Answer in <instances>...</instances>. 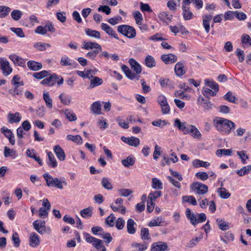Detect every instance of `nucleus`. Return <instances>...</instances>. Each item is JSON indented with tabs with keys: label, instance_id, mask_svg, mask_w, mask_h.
Wrapping results in <instances>:
<instances>
[{
	"label": "nucleus",
	"instance_id": "obj_42",
	"mask_svg": "<svg viewBox=\"0 0 251 251\" xmlns=\"http://www.w3.org/2000/svg\"><path fill=\"white\" fill-rule=\"evenodd\" d=\"M66 138L67 140L72 141L73 142H74L75 143L79 144H82V139L81 137L79 135H68L67 136Z\"/></svg>",
	"mask_w": 251,
	"mask_h": 251
},
{
	"label": "nucleus",
	"instance_id": "obj_1",
	"mask_svg": "<svg viewBox=\"0 0 251 251\" xmlns=\"http://www.w3.org/2000/svg\"><path fill=\"white\" fill-rule=\"evenodd\" d=\"M216 129L226 134H229L235 129L236 126L232 121L222 117H216L213 121Z\"/></svg>",
	"mask_w": 251,
	"mask_h": 251
},
{
	"label": "nucleus",
	"instance_id": "obj_41",
	"mask_svg": "<svg viewBox=\"0 0 251 251\" xmlns=\"http://www.w3.org/2000/svg\"><path fill=\"white\" fill-rule=\"evenodd\" d=\"M50 45L47 43L38 42L34 45V47L40 51H44L47 48H50Z\"/></svg>",
	"mask_w": 251,
	"mask_h": 251
},
{
	"label": "nucleus",
	"instance_id": "obj_26",
	"mask_svg": "<svg viewBox=\"0 0 251 251\" xmlns=\"http://www.w3.org/2000/svg\"><path fill=\"white\" fill-rule=\"evenodd\" d=\"M135 162V158L133 156L130 155L127 157L126 159L122 160V164L126 168L133 166Z\"/></svg>",
	"mask_w": 251,
	"mask_h": 251
},
{
	"label": "nucleus",
	"instance_id": "obj_52",
	"mask_svg": "<svg viewBox=\"0 0 251 251\" xmlns=\"http://www.w3.org/2000/svg\"><path fill=\"white\" fill-rule=\"evenodd\" d=\"M133 16L136 23L138 25H141L143 19L142 14L139 11H136L133 13Z\"/></svg>",
	"mask_w": 251,
	"mask_h": 251
},
{
	"label": "nucleus",
	"instance_id": "obj_27",
	"mask_svg": "<svg viewBox=\"0 0 251 251\" xmlns=\"http://www.w3.org/2000/svg\"><path fill=\"white\" fill-rule=\"evenodd\" d=\"M198 102L204 109L206 110L211 109L212 108L213 104H212L210 101L204 99L203 97H199Z\"/></svg>",
	"mask_w": 251,
	"mask_h": 251
},
{
	"label": "nucleus",
	"instance_id": "obj_28",
	"mask_svg": "<svg viewBox=\"0 0 251 251\" xmlns=\"http://www.w3.org/2000/svg\"><path fill=\"white\" fill-rule=\"evenodd\" d=\"M101 105L100 102L99 101L94 102L91 105V110L93 114H100L101 113Z\"/></svg>",
	"mask_w": 251,
	"mask_h": 251
},
{
	"label": "nucleus",
	"instance_id": "obj_8",
	"mask_svg": "<svg viewBox=\"0 0 251 251\" xmlns=\"http://www.w3.org/2000/svg\"><path fill=\"white\" fill-rule=\"evenodd\" d=\"M0 68L5 76L9 75L12 72L9 62L5 58H0Z\"/></svg>",
	"mask_w": 251,
	"mask_h": 251
},
{
	"label": "nucleus",
	"instance_id": "obj_39",
	"mask_svg": "<svg viewBox=\"0 0 251 251\" xmlns=\"http://www.w3.org/2000/svg\"><path fill=\"white\" fill-rule=\"evenodd\" d=\"M217 224L222 230H227L229 228V224L221 219H217L216 220Z\"/></svg>",
	"mask_w": 251,
	"mask_h": 251
},
{
	"label": "nucleus",
	"instance_id": "obj_56",
	"mask_svg": "<svg viewBox=\"0 0 251 251\" xmlns=\"http://www.w3.org/2000/svg\"><path fill=\"white\" fill-rule=\"evenodd\" d=\"M232 151L231 149H219L216 151V154L218 156L230 155Z\"/></svg>",
	"mask_w": 251,
	"mask_h": 251
},
{
	"label": "nucleus",
	"instance_id": "obj_3",
	"mask_svg": "<svg viewBox=\"0 0 251 251\" xmlns=\"http://www.w3.org/2000/svg\"><path fill=\"white\" fill-rule=\"evenodd\" d=\"M85 240L87 242L92 244V245L98 250V251H106V248L103 245L101 240L96 238L90 234L84 233Z\"/></svg>",
	"mask_w": 251,
	"mask_h": 251
},
{
	"label": "nucleus",
	"instance_id": "obj_18",
	"mask_svg": "<svg viewBox=\"0 0 251 251\" xmlns=\"http://www.w3.org/2000/svg\"><path fill=\"white\" fill-rule=\"evenodd\" d=\"M27 66L30 70L33 71H38L42 68V65L41 63L33 60L28 61L27 62Z\"/></svg>",
	"mask_w": 251,
	"mask_h": 251
},
{
	"label": "nucleus",
	"instance_id": "obj_12",
	"mask_svg": "<svg viewBox=\"0 0 251 251\" xmlns=\"http://www.w3.org/2000/svg\"><path fill=\"white\" fill-rule=\"evenodd\" d=\"M33 225L34 229L40 234H43L46 231L45 222L44 221H35Z\"/></svg>",
	"mask_w": 251,
	"mask_h": 251
},
{
	"label": "nucleus",
	"instance_id": "obj_2",
	"mask_svg": "<svg viewBox=\"0 0 251 251\" xmlns=\"http://www.w3.org/2000/svg\"><path fill=\"white\" fill-rule=\"evenodd\" d=\"M43 176L46 181L47 185L49 187H55L59 189H62L63 188V184L65 185H67L66 181H62L57 177L53 178L48 173L44 174Z\"/></svg>",
	"mask_w": 251,
	"mask_h": 251
},
{
	"label": "nucleus",
	"instance_id": "obj_58",
	"mask_svg": "<svg viewBox=\"0 0 251 251\" xmlns=\"http://www.w3.org/2000/svg\"><path fill=\"white\" fill-rule=\"evenodd\" d=\"M92 232L95 235L101 236L104 232L103 228L100 226H95L91 228Z\"/></svg>",
	"mask_w": 251,
	"mask_h": 251
},
{
	"label": "nucleus",
	"instance_id": "obj_57",
	"mask_svg": "<svg viewBox=\"0 0 251 251\" xmlns=\"http://www.w3.org/2000/svg\"><path fill=\"white\" fill-rule=\"evenodd\" d=\"M162 193L161 191H156L153 193H151L149 195L148 199L149 200L153 201L158 198L161 197Z\"/></svg>",
	"mask_w": 251,
	"mask_h": 251
},
{
	"label": "nucleus",
	"instance_id": "obj_59",
	"mask_svg": "<svg viewBox=\"0 0 251 251\" xmlns=\"http://www.w3.org/2000/svg\"><path fill=\"white\" fill-rule=\"evenodd\" d=\"M20 77L16 75H14L11 80V83L15 86H23L24 85L23 81H20Z\"/></svg>",
	"mask_w": 251,
	"mask_h": 251
},
{
	"label": "nucleus",
	"instance_id": "obj_40",
	"mask_svg": "<svg viewBox=\"0 0 251 251\" xmlns=\"http://www.w3.org/2000/svg\"><path fill=\"white\" fill-rule=\"evenodd\" d=\"M92 207H88L80 211V214L83 218L91 217L92 215Z\"/></svg>",
	"mask_w": 251,
	"mask_h": 251
},
{
	"label": "nucleus",
	"instance_id": "obj_31",
	"mask_svg": "<svg viewBox=\"0 0 251 251\" xmlns=\"http://www.w3.org/2000/svg\"><path fill=\"white\" fill-rule=\"evenodd\" d=\"M172 15H169L165 12L160 13L158 15L159 19L164 23L168 24L171 20Z\"/></svg>",
	"mask_w": 251,
	"mask_h": 251
},
{
	"label": "nucleus",
	"instance_id": "obj_32",
	"mask_svg": "<svg viewBox=\"0 0 251 251\" xmlns=\"http://www.w3.org/2000/svg\"><path fill=\"white\" fill-rule=\"evenodd\" d=\"M63 113L69 121H75L77 120V117L75 113L69 109H66L63 111Z\"/></svg>",
	"mask_w": 251,
	"mask_h": 251
},
{
	"label": "nucleus",
	"instance_id": "obj_33",
	"mask_svg": "<svg viewBox=\"0 0 251 251\" xmlns=\"http://www.w3.org/2000/svg\"><path fill=\"white\" fill-rule=\"evenodd\" d=\"M159 82L162 87H168L169 89L174 88L173 82L169 79H160Z\"/></svg>",
	"mask_w": 251,
	"mask_h": 251
},
{
	"label": "nucleus",
	"instance_id": "obj_24",
	"mask_svg": "<svg viewBox=\"0 0 251 251\" xmlns=\"http://www.w3.org/2000/svg\"><path fill=\"white\" fill-rule=\"evenodd\" d=\"M8 122L10 124L14 123H18L21 120L20 114L19 112H16L15 114L9 113L8 114Z\"/></svg>",
	"mask_w": 251,
	"mask_h": 251
},
{
	"label": "nucleus",
	"instance_id": "obj_29",
	"mask_svg": "<svg viewBox=\"0 0 251 251\" xmlns=\"http://www.w3.org/2000/svg\"><path fill=\"white\" fill-rule=\"evenodd\" d=\"M92 78L88 89H92L95 87L100 85L103 82L102 79L99 77L94 76Z\"/></svg>",
	"mask_w": 251,
	"mask_h": 251
},
{
	"label": "nucleus",
	"instance_id": "obj_60",
	"mask_svg": "<svg viewBox=\"0 0 251 251\" xmlns=\"http://www.w3.org/2000/svg\"><path fill=\"white\" fill-rule=\"evenodd\" d=\"M222 240L225 242L233 241L234 240V235L230 231H228L225 233L224 237L222 238Z\"/></svg>",
	"mask_w": 251,
	"mask_h": 251
},
{
	"label": "nucleus",
	"instance_id": "obj_7",
	"mask_svg": "<svg viewBox=\"0 0 251 251\" xmlns=\"http://www.w3.org/2000/svg\"><path fill=\"white\" fill-rule=\"evenodd\" d=\"M157 101L161 108V111L163 114H167L170 111V106L167 101L166 97L161 94L159 95L157 99Z\"/></svg>",
	"mask_w": 251,
	"mask_h": 251
},
{
	"label": "nucleus",
	"instance_id": "obj_34",
	"mask_svg": "<svg viewBox=\"0 0 251 251\" xmlns=\"http://www.w3.org/2000/svg\"><path fill=\"white\" fill-rule=\"evenodd\" d=\"M131 246L135 248L137 251H145L147 249L148 244L146 242L143 244L134 243L131 245Z\"/></svg>",
	"mask_w": 251,
	"mask_h": 251
},
{
	"label": "nucleus",
	"instance_id": "obj_14",
	"mask_svg": "<svg viewBox=\"0 0 251 251\" xmlns=\"http://www.w3.org/2000/svg\"><path fill=\"white\" fill-rule=\"evenodd\" d=\"M53 151L57 156L58 159L61 161H63L65 160L66 155L65 153L63 150V149L61 148V147L59 145H56L54 146Z\"/></svg>",
	"mask_w": 251,
	"mask_h": 251
},
{
	"label": "nucleus",
	"instance_id": "obj_47",
	"mask_svg": "<svg viewBox=\"0 0 251 251\" xmlns=\"http://www.w3.org/2000/svg\"><path fill=\"white\" fill-rule=\"evenodd\" d=\"M183 201L188 202L193 205H197L196 199L193 196H184L182 197Z\"/></svg>",
	"mask_w": 251,
	"mask_h": 251
},
{
	"label": "nucleus",
	"instance_id": "obj_48",
	"mask_svg": "<svg viewBox=\"0 0 251 251\" xmlns=\"http://www.w3.org/2000/svg\"><path fill=\"white\" fill-rule=\"evenodd\" d=\"M193 165L195 167H202L207 168L209 166L210 164L207 162H205L200 160H195L193 162Z\"/></svg>",
	"mask_w": 251,
	"mask_h": 251
},
{
	"label": "nucleus",
	"instance_id": "obj_44",
	"mask_svg": "<svg viewBox=\"0 0 251 251\" xmlns=\"http://www.w3.org/2000/svg\"><path fill=\"white\" fill-rule=\"evenodd\" d=\"M218 192L221 198L223 199H227L230 196V194L226 190V188L221 187L218 189Z\"/></svg>",
	"mask_w": 251,
	"mask_h": 251
},
{
	"label": "nucleus",
	"instance_id": "obj_30",
	"mask_svg": "<svg viewBox=\"0 0 251 251\" xmlns=\"http://www.w3.org/2000/svg\"><path fill=\"white\" fill-rule=\"evenodd\" d=\"M85 31L86 34L88 36L96 39H99L100 37V32L98 31L93 30L90 28H86L85 29Z\"/></svg>",
	"mask_w": 251,
	"mask_h": 251
},
{
	"label": "nucleus",
	"instance_id": "obj_46",
	"mask_svg": "<svg viewBox=\"0 0 251 251\" xmlns=\"http://www.w3.org/2000/svg\"><path fill=\"white\" fill-rule=\"evenodd\" d=\"M202 94L207 98H209L210 97L215 96L216 92L212 91L211 89L207 87H204L203 90Z\"/></svg>",
	"mask_w": 251,
	"mask_h": 251
},
{
	"label": "nucleus",
	"instance_id": "obj_53",
	"mask_svg": "<svg viewBox=\"0 0 251 251\" xmlns=\"http://www.w3.org/2000/svg\"><path fill=\"white\" fill-rule=\"evenodd\" d=\"M101 184L106 189L111 190L113 188L112 185L109 179L106 177L102 178L101 180Z\"/></svg>",
	"mask_w": 251,
	"mask_h": 251
},
{
	"label": "nucleus",
	"instance_id": "obj_45",
	"mask_svg": "<svg viewBox=\"0 0 251 251\" xmlns=\"http://www.w3.org/2000/svg\"><path fill=\"white\" fill-rule=\"evenodd\" d=\"M43 99L45 100L46 105L50 108L52 107V101L48 92L43 93Z\"/></svg>",
	"mask_w": 251,
	"mask_h": 251
},
{
	"label": "nucleus",
	"instance_id": "obj_9",
	"mask_svg": "<svg viewBox=\"0 0 251 251\" xmlns=\"http://www.w3.org/2000/svg\"><path fill=\"white\" fill-rule=\"evenodd\" d=\"M59 78V76L55 74H53L50 75L49 77L44 79L41 83L44 85H48L49 86H53L57 80Z\"/></svg>",
	"mask_w": 251,
	"mask_h": 251
},
{
	"label": "nucleus",
	"instance_id": "obj_38",
	"mask_svg": "<svg viewBox=\"0 0 251 251\" xmlns=\"http://www.w3.org/2000/svg\"><path fill=\"white\" fill-rule=\"evenodd\" d=\"M192 128L190 129V133H191V136L194 138L200 139L201 137V134L198 130V129L194 125L191 126Z\"/></svg>",
	"mask_w": 251,
	"mask_h": 251
},
{
	"label": "nucleus",
	"instance_id": "obj_19",
	"mask_svg": "<svg viewBox=\"0 0 251 251\" xmlns=\"http://www.w3.org/2000/svg\"><path fill=\"white\" fill-rule=\"evenodd\" d=\"M182 16L185 20H189L192 19L193 14L190 10V7L188 6H182Z\"/></svg>",
	"mask_w": 251,
	"mask_h": 251
},
{
	"label": "nucleus",
	"instance_id": "obj_61",
	"mask_svg": "<svg viewBox=\"0 0 251 251\" xmlns=\"http://www.w3.org/2000/svg\"><path fill=\"white\" fill-rule=\"evenodd\" d=\"M10 30L20 38H24L25 36V33L21 28L12 27Z\"/></svg>",
	"mask_w": 251,
	"mask_h": 251
},
{
	"label": "nucleus",
	"instance_id": "obj_43",
	"mask_svg": "<svg viewBox=\"0 0 251 251\" xmlns=\"http://www.w3.org/2000/svg\"><path fill=\"white\" fill-rule=\"evenodd\" d=\"M241 42L244 47L251 46V38L248 34H243L241 37Z\"/></svg>",
	"mask_w": 251,
	"mask_h": 251
},
{
	"label": "nucleus",
	"instance_id": "obj_6",
	"mask_svg": "<svg viewBox=\"0 0 251 251\" xmlns=\"http://www.w3.org/2000/svg\"><path fill=\"white\" fill-rule=\"evenodd\" d=\"M191 187L194 193L197 195H204L208 192L207 186L200 182L193 183Z\"/></svg>",
	"mask_w": 251,
	"mask_h": 251
},
{
	"label": "nucleus",
	"instance_id": "obj_13",
	"mask_svg": "<svg viewBox=\"0 0 251 251\" xmlns=\"http://www.w3.org/2000/svg\"><path fill=\"white\" fill-rule=\"evenodd\" d=\"M161 59L165 64L174 63L177 61V56L172 53L168 54H163L161 55Z\"/></svg>",
	"mask_w": 251,
	"mask_h": 251
},
{
	"label": "nucleus",
	"instance_id": "obj_5",
	"mask_svg": "<svg viewBox=\"0 0 251 251\" xmlns=\"http://www.w3.org/2000/svg\"><path fill=\"white\" fill-rule=\"evenodd\" d=\"M174 126L184 134H189L190 129L192 128L191 126H193L192 125L188 124L186 122H181L179 119H175Z\"/></svg>",
	"mask_w": 251,
	"mask_h": 251
},
{
	"label": "nucleus",
	"instance_id": "obj_4",
	"mask_svg": "<svg viewBox=\"0 0 251 251\" xmlns=\"http://www.w3.org/2000/svg\"><path fill=\"white\" fill-rule=\"evenodd\" d=\"M118 31L124 36L132 39L136 36V30L134 28L128 25H121L118 27Z\"/></svg>",
	"mask_w": 251,
	"mask_h": 251
},
{
	"label": "nucleus",
	"instance_id": "obj_50",
	"mask_svg": "<svg viewBox=\"0 0 251 251\" xmlns=\"http://www.w3.org/2000/svg\"><path fill=\"white\" fill-rule=\"evenodd\" d=\"M49 75V72L46 71H42L40 72L33 74V76L37 79H41Z\"/></svg>",
	"mask_w": 251,
	"mask_h": 251
},
{
	"label": "nucleus",
	"instance_id": "obj_25",
	"mask_svg": "<svg viewBox=\"0 0 251 251\" xmlns=\"http://www.w3.org/2000/svg\"><path fill=\"white\" fill-rule=\"evenodd\" d=\"M136 225L134 221L132 219H129L127 222V231L129 234H133L136 232V228L134 226Z\"/></svg>",
	"mask_w": 251,
	"mask_h": 251
},
{
	"label": "nucleus",
	"instance_id": "obj_35",
	"mask_svg": "<svg viewBox=\"0 0 251 251\" xmlns=\"http://www.w3.org/2000/svg\"><path fill=\"white\" fill-rule=\"evenodd\" d=\"M145 62L146 65L149 68H153L155 66L156 62L154 58L151 55H147L146 57Z\"/></svg>",
	"mask_w": 251,
	"mask_h": 251
},
{
	"label": "nucleus",
	"instance_id": "obj_15",
	"mask_svg": "<svg viewBox=\"0 0 251 251\" xmlns=\"http://www.w3.org/2000/svg\"><path fill=\"white\" fill-rule=\"evenodd\" d=\"M101 28L105 31L107 34L113 36L116 39H119L117 34H116L112 28L107 24L102 23L101 24Z\"/></svg>",
	"mask_w": 251,
	"mask_h": 251
},
{
	"label": "nucleus",
	"instance_id": "obj_16",
	"mask_svg": "<svg viewBox=\"0 0 251 251\" xmlns=\"http://www.w3.org/2000/svg\"><path fill=\"white\" fill-rule=\"evenodd\" d=\"M40 242L38 235L34 232L31 233L29 237V245L33 248H35L39 245Z\"/></svg>",
	"mask_w": 251,
	"mask_h": 251
},
{
	"label": "nucleus",
	"instance_id": "obj_54",
	"mask_svg": "<svg viewBox=\"0 0 251 251\" xmlns=\"http://www.w3.org/2000/svg\"><path fill=\"white\" fill-rule=\"evenodd\" d=\"M205 84L209 86L211 89H213L215 92H217L219 90V86L218 84L213 81H209L208 79L205 80Z\"/></svg>",
	"mask_w": 251,
	"mask_h": 251
},
{
	"label": "nucleus",
	"instance_id": "obj_37",
	"mask_svg": "<svg viewBox=\"0 0 251 251\" xmlns=\"http://www.w3.org/2000/svg\"><path fill=\"white\" fill-rule=\"evenodd\" d=\"M10 8L8 6L4 5L0 6V18H3L6 17L10 12Z\"/></svg>",
	"mask_w": 251,
	"mask_h": 251
},
{
	"label": "nucleus",
	"instance_id": "obj_63",
	"mask_svg": "<svg viewBox=\"0 0 251 251\" xmlns=\"http://www.w3.org/2000/svg\"><path fill=\"white\" fill-rule=\"evenodd\" d=\"M224 98L225 100H228V101L235 103H236L235 99L236 98L234 96H233L231 92H229L227 93L225 96Z\"/></svg>",
	"mask_w": 251,
	"mask_h": 251
},
{
	"label": "nucleus",
	"instance_id": "obj_23",
	"mask_svg": "<svg viewBox=\"0 0 251 251\" xmlns=\"http://www.w3.org/2000/svg\"><path fill=\"white\" fill-rule=\"evenodd\" d=\"M184 63L182 62H177L175 67V72L177 76H180L185 74L186 72L183 69Z\"/></svg>",
	"mask_w": 251,
	"mask_h": 251
},
{
	"label": "nucleus",
	"instance_id": "obj_22",
	"mask_svg": "<svg viewBox=\"0 0 251 251\" xmlns=\"http://www.w3.org/2000/svg\"><path fill=\"white\" fill-rule=\"evenodd\" d=\"M48 161L47 164L49 167L51 168H56L57 166V162L52 152L50 151L48 152Z\"/></svg>",
	"mask_w": 251,
	"mask_h": 251
},
{
	"label": "nucleus",
	"instance_id": "obj_10",
	"mask_svg": "<svg viewBox=\"0 0 251 251\" xmlns=\"http://www.w3.org/2000/svg\"><path fill=\"white\" fill-rule=\"evenodd\" d=\"M82 48L86 50L93 49H94L93 50H97L99 51H101L102 50L100 44L92 42H83Z\"/></svg>",
	"mask_w": 251,
	"mask_h": 251
},
{
	"label": "nucleus",
	"instance_id": "obj_55",
	"mask_svg": "<svg viewBox=\"0 0 251 251\" xmlns=\"http://www.w3.org/2000/svg\"><path fill=\"white\" fill-rule=\"evenodd\" d=\"M11 15L14 20L18 21L22 16V12L19 10H14L11 13Z\"/></svg>",
	"mask_w": 251,
	"mask_h": 251
},
{
	"label": "nucleus",
	"instance_id": "obj_51",
	"mask_svg": "<svg viewBox=\"0 0 251 251\" xmlns=\"http://www.w3.org/2000/svg\"><path fill=\"white\" fill-rule=\"evenodd\" d=\"M152 187L155 189H162L161 181L157 178H153L152 179Z\"/></svg>",
	"mask_w": 251,
	"mask_h": 251
},
{
	"label": "nucleus",
	"instance_id": "obj_64",
	"mask_svg": "<svg viewBox=\"0 0 251 251\" xmlns=\"http://www.w3.org/2000/svg\"><path fill=\"white\" fill-rule=\"evenodd\" d=\"M125 221L122 218H119L116 222V226L119 230L122 229L125 226Z\"/></svg>",
	"mask_w": 251,
	"mask_h": 251
},
{
	"label": "nucleus",
	"instance_id": "obj_36",
	"mask_svg": "<svg viewBox=\"0 0 251 251\" xmlns=\"http://www.w3.org/2000/svg\"><path fill=\"white\" fill-rule=\"evenodd\" d=\"M141 238L143 240H151L148 228L142 227L141 229Z\"/></svg>",
	"mask_w": 251,
	"mask_h": 251
},
{
	"label": "nucleus",
	"instance_id": "obj_11",
	"mask_svg": "<svg viewBox=\"0 0 251 251\" xmlns=\"http://www.w3.org/2000/svg\"><path fill=\"white\" fill-rule=\"evenodd\" d=\"M168 245L164 242H157L151 245V251H165L167 250Z\"/></svg>",
	"mask_w": 251,
	"mask_h": 251
},
{
	"label": "nucleus",
	"instance_id": "obj_49",
	"mask_svg": "<svg viewBox=\"0 0 251 251\" xmlns=\"http://www.w3.org/2000/svg\"><path fill=\"white\" fill-rule=\"evenodd\" d=\"M116 220V218L114 216L113 214H111L109 216H108L105 220V224L110 226L112 227L115 225V220Z\"/></svg>",
	"mask_w": 251,
	"mask_h": 251
},
{
	"label": "nucleus",
	"instance_id": "obj_20",
	"mask_svg": "<svg viewBox=\"0 0 251 251\" xmlns=\"http://www.w3.org/2000/svg\"><path fill=\"white\" fill-rule=\"evenodd\" d=\"M212 16L211 15H205L202 17V24L205 28L206 33L209 32L210 30V22L212 20Z\"/></svg>",
	"mask_w": 251,
	"mask_h": 251
},
{
	"label": "nucleus",
	"instance_id": "obj_17",
	"mask_svg": "<svg viewBox=\"0 0 251 251\" xmlns=\"http://www.w3.org/2000/svg\"><path fill=\"white\" fill-rule=\"evenodd\" d=\"M129 63L132 69H133L137 75L142 72V68L140 65L134 59L131 58L129 60Z\"/></svg>",
	"mask_w": 251,
	"mask_h": 251
},
{
	"label": "nucleus",
	"instance_id": "obj_62",
	"mask_svg": "<svg viewBox=\"0 0 251 251\" xmlns=\"http://www.w3.org/2000/svg\"><path fill=\"white\" fill-rule=\"evenodd\" d=\"M120 195L122 197H128L133 193L129 189H122L118 190Z\"/></svg>",
	"mask_w": 251,
	"mask_h": 251
},
{
	"label": "nucleus",
	"instance_id": "obj_21",
	"mask_svg": "<svg viewBox=\"0 0 251 251\" xmlns=\"http://www.w3.org/2000/svg\"><path fill=\"white\" fill-rule=\"evenodd\" d=\"M9 57L15 65L20 66H24V60L20 57L18 55L15 54H13L10 55Z\"/></svg>",
	"mask_w": 251,
	"mask_h": 251
}]
</instances>
